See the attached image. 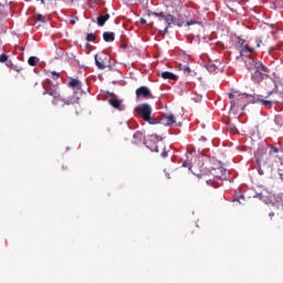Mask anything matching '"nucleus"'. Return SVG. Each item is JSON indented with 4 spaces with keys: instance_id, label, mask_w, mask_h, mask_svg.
<instances>
[{
    "instance_id": "obj_1",
    "label": "nucleus",
    "mask_w": 283,
    "mask_h": 283,
    "mask_svg": "<svg viewBox=\"0 0 283 283\" xmlns=\"http://www.w3.org/2000/svg\"><path fill=\"white\" fill-rule=\"evenodd\" d=\"M43 92L42 95L52 96V105L56 107L57 109H63V107L70 106V105H76L78 103V97L71 96L65 99V97L61 96V93L52 86V80H44L42 82Z\"/></svg>"
},
{
    "instance_id": "obj_2",
    "label": "nucleus",
    "mask_w": 283,
    "mask_h": 283,
    "mask_svg": "<svg viewBox=\"0 0 283 283\" xmlns=\"http://www.w3.org/2000/svg\"><path fill=\"white\" fill-rule=\"evenodd\" d=\"M228 98H230L231 109H244L249 103H251L252 95L247 93H240V91H231L228 93Z\"/></svg>"
},
{
    "instance_id": "obj_3",
    "label": "nucleus",
    "mask_w": 283,
    "mask_h": 283,
    "mask_svg": "<svg viewBox=\"0 0 283 283\" xmlns=\"http://www.w3.org/2000/svg\"><path fill=\"white\" fill-rule=\"evenodd\" d=\"M135 112L138 114L139 118L145 123H148V125H158L156 117H151L153 108L148 103L139 104L135 108Z\"/></svg>"
},
{
    "instance_id": "obj_4",
    "label": "nucleus",
    "mask_w": 283,
    "mask_h": 283,
    "mask_svg": "<svg viewBox=\"0 0 283 283\" xmlns=\"http://www.w3.org/2000/svg\"><path fill=\"white\" fill-rule=\"evenodd\" d=\"M269 67L262 62H254V72L251 74V78L254 83H262L264 78H269Z\"/></svg>"
},
{
    "instance_id": "obj_5",
    "label": "nucleus",
    "mask_w": 283,
    "mask_h": 283,
    "mask_svg": "<svg viewBox=\"0 0 283 283\" xmlns=\"http://www.w3.org/2000/svg\"><path fill=\"white\" fill-rule=\"evenodd\" d=\"M95 65L98 70H105L109 65V55L98 53L95 55Z\"/></svg>"
},
{
    "instance_id": "obj_6",
    "label": "nucleus",
    "mask_w": 283,
    "mask_h": 283,
    "mask_svg": "<svg viewBox=\"0 0 283 283\" xmlns=\"http://www.w3.org/2000/svg\"><path fill=\"white\" fill-rule=\"evenodd\" d=\"M157 125H164L165 127H169L176 124V117L174 115H161L156 118Z\"/></svg>"
},
{
    "instance_id": "obj_7",
    "label": "nucleus",
    "mask_w": 283,
    "mask_h": 283,
    "mask_svg": "<svg viewBox=\"0 0 283 283\" xmlns=\"http://www.w3.org/2000/svg\"><path fill=\"white\" fill-rule=\"evenodd\" d=\"M136 98H154L151 91L147 86H140L135 92Z\"/></svg>"
},
{
    "instance_id": "obj_8",
    "label": "nucleus",
    "mask_w": 283,
    "mask_h": 283,
    "mask_svg": "<svg viewBox=\"0 0 283 283\" xmlns=\"http://www.w3.org/2000/svg\"><path fill=\"white\" fill-rule=\"evenodd\" d=\"M256 103H260L263 107H268V109H271L273 105H277L280 101L277 99H264V98H256Z\"/></svg>"
},
{
    "instance_id": "obj_9",
    "label": "nucleus",
    "mask_w": 283,
    "mask_h": 283,
    "mask_svg": "<svg viewBox=\"0 0 283 283\" xmlns=\"http://www.w3.org/2000/svg\"><path fill=\"white\" fill-rule=\"evenodd\" d=\"M108 103L111 106L114 107V109H118V112H123V101L120 99H108Z\"/></svg>"
},
{
    "instance_id": "obj_10",
    "label": "nucleus",
    "mask_w": 283,
    "mask_h": 283,
    "mask_svg": "<svg viewBox=\"0 0 283 283\" xmlns=\"http://www.w3.org/2000/svg\"><path fill=\"white\" fill-rule=\"evenodd\" d=\"M144 139H145V136H143L142 132H136L133 135V144L134 145H140V143H143Z\"/></svg>"
},
{
    "instance_id": "obj_11",
    "label": "nucleus",
    "mask_w": 283,
    "mask_h": 283,
    "mask_svg": "<svg viewBox=\"0 0 283 283\" xmlns=\"http://www.w3.org/2000/svg\"><path fill=\"white\" fill-rule=\"evenodd\" d=\"M103 39L106 43H112L116 39V34L114 32H104Z\"/></svg>"
},
{
    "instance_id": "obj_12",
    "label": "nucleus",
    "mask_w": 283,
    "mask_h": 283,
    "mask_svg": "<svg viewBox=\"0 0 283 283\" xmlns=\"http://www.w3.org/2000/svg\"><path fill=\"white\" fill-rule=\"evenodd\" d=\"M161 78L168 80V81H178V75L166 71L161 73Z\"/></svg>"
},
{
    "instance_id": "obj_13",
    "label": "nucleus",
    "mask_w": 283,
    "mask_h": 283,
    "mask_svg": "<svg viewBox=\"0 0 283 283\" xmlns=\"http://www.w3.org/2000/svg\"><path fill=\"white\" fill-rule=\"evenodd\" d=\"M107 21H109V13L97 17V25H99L101 28H103V25H105Z\"/></svg>"
},
{
    "instance_id": "obj_14",
    "label": "nucleus",
    "mask_w": 283,
    "mask_h": 283,
    "mask_svg": "<svg viewBox=\"0 0 283 283\" xmlns=\"http://www.w3.org/2000/svg\"><path fill=\"white\" fill-rule=\"evenodd\" d=\"M164 21H166L168 27L171 28V25H174V23H176V17H174L171 14H166V17L164 18Z\"/></svg>"
},
{
    "instance_id": "obj_15",
    "label": "nucleus",
    "mask_w": 283,
    "mask_h": 283,
    "mask_svg": "<svg viewBox=\"0 0 283 283\" xmlns=\"http://www.w3.org/2000/svg\"><path fill=\"white\" fill-rule=\"evenodd\" d=\"M247 43V40L237 36V41L234 42V48H242Z\"/></svg>"
},
{
    "instance_id": "obj_16",
    "label": "nucleus",
    "mask_w": 283,
    "mask_h": 283,
    "mask_svg": "<svg viewBox=\"0 0 283 283\" xmlns=\"http://www.w3.org/2000/svg\"><path fill=\"white\" fill-rule=\"evenodd\" d=\"M69 86L70 87H77V88H81V81H78V80H71L70 82H69Z\"/></svg>"
},
{
    "instance_id": "obj_17",
    "label": "nucleus",
    "mask_w": 283,
    "mask_h": 283,
    "mask_svg": "<svg viewBox=\"0 0 283 283\" xmlns=\"http://www.w3.org/2000/svg\"><path fill=\"white\" fill-rule=\"evenodd\" d=\"M247 52H249V54L253 53L254 52V49L251 48L249 44H245L242 50H241V54L244 53L247 54Z\"/></svg>"
},
{
    "instance_id": "obj_18",
    "label": "nucleus",
    "mask_w": 283,
    "mask_h": 283,
    "mask_svg": "<svg viewBox=\"0 0 283 283\" xmlns=\"http://www.w3.org/2000/svg\"><path fill=\"white\" fill-rule=\"evenodd\" d=\"M35 21H40L41 23H45V21H48V17L39 13V14H35L34 17Z\"/></svg>"
},
{
    "instance_id": "obj_19",
    "label": "nucleus",
    "mask_w": 283,
    "mask_h": 283,
    "mask_svg": "<svg viewBox=\"0 0 283 283\" xmlns=\"http://www.w3.org/2000/svg\"><path fill=\"white\" fill-rule=\"evenodd\" d=\"M180 70L181 72H184V74H186V76H189V74H191V67H189L188 65H180Z\"/></svg>"
},
{
    "instance_id": "obj_20",
    "label": "nucleus",
    "mask_w": 283,
    "mask_h": 283,
    "mask_svg": "<svg viewBox=\"0 0 283 283\" xmlns=\"http://www.w3.org/2000/svg\"><path fill=\"white\" fill-rule=\"evenodd\" d=\"M28 63H29V65L34 67L36 65V63H39V59H36V56H30L28 60Z\"/></svg>"
},
{
    "instance_id": "obj_21",
    "label": "nucleus",
    "mask_w": 283,
    "mask_h": 283,
    "mask_svg": "<svg viewBox=\"0 0 283 283\" xmlns=\"http://www.w3.org/2000/svg\"><path fill=\"white\" fill-rule=\"evenodd\" d=\"M86 41L88 42L96 41V35L94 33H88L86 35Z\"/></svg>"
},
{
    "instance_id": "obj_22",
    "label": "nucleus",
    "mask_w": 283,
    "mask_h": 283,
    "mask_svg": "<svg viewBox=\"0 0 283 283\" xmlns=\"http://www.w3.org/2000/svg\"><path fill=\"white\" fill-rule=\"evenodd\" d=\"M270 154H280V148H277L275 146H271L270 147Z\"/></svg>"
},
{
    "instance_id": "obj_23",
    "label": "nucleus",
    "mask_w": 283,
    "mask_h": 283,
    "mask_svg": "<svg viewBox=\"0 0 283 283\" xmlns=\"http://www.w3.org/2000/svg\"><path fill=\"white\" fill-rule=\"evenodd\" d=\"M255 43H256V48H262V45H266V41H262V40H260V39H258L256 41H255Z\"/></svg>"
},
{
    "instance_id": "obj_24",
    "label": "nucleus",
    "mask_w": 283,
    "mask_h": 283,
    "mask_svg": "<svg viewBox=\"0 0 283 283\" xmlns=\"http://www.w3.org/2000/svg\"><path fill=\"white\" fill-rule=\"evenodd\" d=\"M206 185H208V187H214L216 181L213 179H206Z\"/></svg>"
},
{
    "instance_id": "obj_25",
    "label": "nucleus",
    "mask_w": 283,
    "mask_h": 283,
    "mask_svg": "<svg viewBox=\"0 0 283 283\" xmlns=\"http://www.w3.org/2000/svg\"><path fill=\"white\" fill-rule=\"evenodd\" d=\"M153 17H160V19H165L167 15H165L164 12H160V13H158V12H153Z\"/></svg>"
},
{
    "instance_id": "obj_26",
    "label": "nucleus",
    "mask_w": 283,
    "mask_h": 283,
    "mask_svg": "<svg viewBox=\"0 0 283 283\" xmlns=\"http://www.w3.org/2000/svg\"><path fill=\"white\" fill-rule=\"evenodd\" d=\"M8 55L7 54H2L0 55V63H6L8 61Z\"/></svg>"
},
{
    "instance_id": "obj_27",
    "label": "nucleus",
    "mask_w": 283,
    "mask_h": 283,
    "mask_svg": "<svg viewBox=\"0 0 283 283\" xmlns=\"http://www.w3.org/2000/svg\"><path fill=\"white\" fill-rule=\"evenodd\" d=\"M51 75H52V78H54L55 81L61 76L59 73H56V71L51 72Z\"/></svg>"
},
{
    "instance_id": "obj_28",
    "label": "nucleus",
    "mask_w": 283,
    "mask_h": 283,
    "mask_svg": "<svg viewBox=\"0 0 283 283\" xmlns=\"http://www.w3.org/2000/svg\"><path fill=\"white\" fill-rule=\"evenodd\" d=\"M196 23H198V21L189 20V21L186 22V25H196Z\"/></svg>"
},
{
    "instance_id": "obj_29",
    "label": "nucleus",
    "mask_w": 283,
    "mask_h": 283,
    "mask_svg": "<svg viewBox=\"0 0 283 283\" xmlns=\"http://www.w3.org/2000/svg\"><path fill=\"white\" fill-rule=\"evenodd\" d=\"M6 65H7V67H13L14 66V64L12 63V60H8L6 62Z\"/></svg>"
},
{
    "instance_id": "obj_30",
    "label": "nucleus",
    "mask_w": 283,
    "mask_h": 283,
    "mask_svg": "<svg viewBox=\"0 0 283 283\" xmlns=\"http://www.w3.org/2000/svg\"><path fill=\"white\" fill-rule=\"evenodd\" d=\"M12 70H13L14 72H21V70H23V69H21L19 65H13V66H12Z\"/></svg>"
},
{
    "instance_id": "obj_31",
    "label": "nucleus",
    "mask_w": 283,
    "mask_h": 283,
    "mask_svg": "<svg viewBox=\"0 0 283 283\" xmlns=\"http://www.w3.org/2000/svg\"><path fill=\"white\" fill-rule=\"evenodd\" d=\"M149 147V149L151 150V151H156V153H158L159 150H158V146H153V147H150V146H148Z\"/></svg>"
},
{
    "instance_id": "obj_32",
    "label": "nucleus",
    "mask_w": 283,
    "mask_h": 283,
    "mask_svg": "<svg viewBox=\"0 0 283 283\" xmlns=\"http://www.w3.org/2000/svg\"><path fill=\"white\" fill-rule=\"evenodd\" d=\"M169 156V153L167 150H163L161 158H167Z\"/></svg>"
},
{
    "instance_id": "obj_33",
    "label": "nucleus",
    "mask_w": 283,
    "mask_h": 283,
    "mask_svg": "<svg viewBox=\"0 0 283 283\" xmlns=\"http://www.w3.org/2000/svg\"><path fill=\"white\" fill-rule=\"evenodd\" d=\"M76 21H78V18L71 19V20H70L71 25H75V24H76Z\"/></svg>"
},
{
    "instance_id": "obj_34",
    "label": "nucleus",
    "mask_w": 283,
    "mask_h": 283,
    "mask_svg": "<svg viewBox=\"0 0 283 283\" xmlns=\"http://www.w3.org/2000/svg\"><path fill=\"white\" fill-rule=\"evenodd\" d=\"M273 94H276L275 91H270L266 95V98H271V96H273Z\"/></svg>"
},
{
    "instance_id": "obj_35",
    "label": "nucleus",
    "mask_w": 283,
    "mask_h": 283,
    "mask_svg": "<svg viewBox=\"0 0 283 283\" xmlns=\"http://www.w3.org/2000/svg\"><path fill=\"white\" fill-rule=\"evenodd\" d=\"M140 23H142V25H146L147 24V20H145V18H140Z\"/></svg>"
},
{
    "instance_id": "obj_36",
    "label": "nucleus",
    "mask_w": 283,
    "mask_h": 283,
    "mask_svg": "<svg viewBox=\"0 0 283 283\" xmlns=\"http://www.w3.org/2000/svg\"><path fill=\"white\" fill-rule=\"evenodd\" d=\"M19 48V50L21 51V52H23V50H25V46H18Z\"/></svg>"
},
{
    "instance_id": "obj_37",
    "label": "nucleus",
    "mask_w": 283,
    "mask_h": 283,
    "mask_svg": "<svg viewBox=\"0 0 283 283\" xmlns=\"http://www.w3.org/2000/svg\"><path fill=\"white\" fill-rule=\"evenodd\" d=\"M182 167H189V164H188L187 161H185V163L182 164Z\"/></svg>"
},
{
    "instance_id": "obj_38",
    "label": "nucleus",
    "mask_w": 283,
    "mask_h": 283,
    "mask_svg": "<svg viewBox=\"0 0 283 283\" xmlns=\"http://www.w3.org/2000/svg\"><path fill=\"white\" fill-rule=\"evenodd\" d=\"M167 30H169V27H166V28H165V32H167Z\"/></svg>"
},
{
    "instance_id": "obj_39",
    "label": "nucleus",
    "mask_w": 283,
    "mask_h": 283,
    "mask_svg": "<svg viewBox=\"0 0 283 283\" xmlns=\"http://www.w3.org/2000/svg\"><path fill=\"white\" fill-rule=\"evenodd\" d=\"M0 10H3V6L0 4Z\"/></svg>"
}]
</instances>
